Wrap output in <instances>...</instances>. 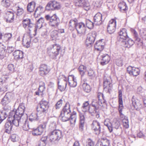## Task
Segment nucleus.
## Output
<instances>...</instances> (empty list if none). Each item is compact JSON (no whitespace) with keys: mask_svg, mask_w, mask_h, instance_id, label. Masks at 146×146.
<instances>
[{"mask_svg":"<svg viewBox=\"0 0 146 146\" xmlns=\"http://www.w3.org/2000/svg\"><path fill=\"white\" fill-rule=\"evenodd\" d=\"M61 50L60 46L58 44H54L47 48V53L51 58L56 59Z\"/></svg>","mask_w":146,"mask_h":146,"instance_id":"nucleus-1","label":"nucleus"},{"mask_svg":"<svg viewBox=\"0 0 146 146\" xmlns=\"http://www.w3.org/2000/svg\"><path fill=\"white\" fill-rule=\"evenodd\" d=\"M72 115L70 104L66 103L60 114V117H61L62 121L65 122L68 120Z\"/></svg>","mask_w":146,"mask_h":146,"instance_id":"nucleus-2","label":"nucleus"},{"mask_svg":"<svg viewBox=\"0 0 146 146\" xmlns=\"http://www.w3.org/2000/svg\"><path fill=\"white\" fill-rule=\"evenodd\" d=\"M45 17L46 20L48 21L49 25L52 27H57L60 23V19L56 14L52 16L47 15H45Z\"/></svg>","mask_w":146,"mask_h":146,"instance_id":"nucleus-3","label":"nucleus"},{"mask_svg":"<svg viewBox=\"0 0 146 146\" xmlns=\"http://www.w3.org/2000/svg\"><path fill=\"white\" fill-rule=\"evenodd\" d=\"M63 136L62 131L56 129L51 132L49 134V138L51 142L58 141Z\"/></svg>","mask_w":146,"mask_h":146,"instance_id":"nucleus-4","label":"nucleus"},{"mask_svg":"<svg viewBox=\"0 0 146 146\" xmlns=\"http://www.w3.org/2000/svg\"><path fill=\"white\" fill-rule=\"evenodd\" d=\"M25 104L22 103L20 104L18 109L15 110H13L9 113L11 117L16 116L18 118H21L25 111Z\"/></svg>","mask_w":146,"mask_h":146,"instance_id":"nucleus-5","label":"nucleus"},{"mask_svg":"<svg viewBox=\"0 0 146 146\" xmlns=\"http://www.w3.org/2000/svg\"><path fill=\"white\" fill-rule=\"evenodd\" d=\"M118 102L119 106L118 110L120 114V116L121 119H126V117H127L122 113V110L123 108V102L122 100V91L121 90H119L118 91Z\"/></svg>","mask_w":146,"mask_h":146,"instance_id":"nucleus-6","label":"nucleus"},{"mask_svg":"<svg viewBox=\"0 0 146 146\" xmlns=\"http://www.w3.org/2000/svg\"><path fill=\"white\" fill-rule=\"evenodd\" d=\"M60 7V5L59 3L56 1H52L47 4L46 8L48 10H58Z\"/></svg>","mask_w":146,"mask_h":146,"instance_id":"nucleus-7","label":"nucleus"},{"mask_svg":"<svg viewBox=\"0 0 146 146\" xmlns=\"http://www.w3.org/2000/svg\"><path fill=\"white\" fill-rule=\"evenodd\" d=\"M96 36V33L93 32L88 33L87 36L85 44L87 46H91L94 42Z\"/></svg>","mask_w":146,"mask_h":146,"instance_id":"nucleus-8","label":"nucleus"},{"mask_svg":"<svg viewBox=\"0 0 146 146\" xmlns=\"http://www.w3.org/2000/svg\"><path fill=\"white\" fill-rule=\"evenodd\" d=\"M100 97H102L104 99L103 94L102 93H98V98L97 99H93L91 104V106L93 107H95L96 109H98L99 106H101L102 102L101 100L100 99Z\"/></svg>","mask_w":146,"mask_h":146,"instance_id":"nucleus-9","label":"nucleus"},{"mask_svg":"<svg viewBox=\"0 0 146 146\" xmlns=\"http://www.w3.org/2000/svg\"><path fill=\"white\" fill-rule=\"evenodd\" d=\"M48 102L44 99H42L40 102L39 105L37 108V110L42 112H46L48 107Z\"/></svg>","mask_w":146,"mask_h":146,"instance_id":"nucleus-10","label":"nucleus"},{"mask_svg":"<svg viewBox=\"0 0 146 146\" xmlns=\"http://www.w3.org/2000/svg\"><path fill=\"white\" fill-rule=\"evenodd\" d=\"M14 13L11 11H6L5 12L4 18L6 21L7 23H11L14 20Z\"/></svg>","mask_w":146,"mask_h":146,"instance_id":"nucleus-11","label":"nucleus"},{"mask_svg":"<svg viewBox=\"0 0 146 146\" xmlns=\"http://www.w3.org/2000/svg\"><path fill=\"white\" fill-rule=\"evenodd\" d=\"M12 94L10 93H7L2 98L1 101V104L7 108L9 106L8 105L10 102Z\"/></svg>","mask_w":146,"mask_h":146,"instance_id":"nucleus-12","label":"nucleus"},{"mask_svg":"<svg viewBox=\"0 0 146 146\" xmlns=\"http://www.w3.org/2000/svg\"><path fill=\"white\" fill-rule=\"evenodd\" d=\"M11 117L10 114L9 116V121H11L12 124L16 126H21L22 124V122L23 121V118H18V117L15 116L14 117Z\"/></svg>","mask_w":146,"mask_h":146,"instance_id":"nucleus-13","label":"nucleus"},{"mask_svg":"<svg viewBox=\"0 0 146 146\" xmlns=\"http://www.w3.org/2000/svg\"><path fill=\"white\" fill-rule=\"evenodd\" d=\"M116 21L115 19H111L109 22L107 27V31L110 34L113 33L115 30Z\"/></svg>","mask_w":146,"mask_h":146,"instance_id":"nucleus-14","label":"nucleus"},{"mask_svg":"<svg viewBox=\"0 0 146 146\" xmlns=\"http://www.w3.org/2000/svg\"><path fill=\"white\" fill-rule=\"evenodd\" d=\"M78 34L80 35L84 34L86 31V27L84 23L80 22L77 23L75 28Z\"/></svg>","mask_w":146,"mask_h":146,"instance_id":"nucleus-15","label":"nucleus"},{"mask_svg":"<svg viewBox=\"0 0 146 146\" xmlns=\"http://www.w3.org/2000/svg\"><path fill=\"white\" fill-rule=\"evenodd\" d=\"M127 71L130 75L133 76H136L140 73V70L139 68L131 66H129L127 68Z\"/></svg>","mask_w":146,"mask_h":146,"instance_id":"nucleus-16","label":"nucleus"},{"mask_svg":"<svg viewBox=\"0 0 146 146\" xmlns=\"http://www.w3.org/2000/svg\"><path fill=\"white\" fill-rule=\"evenodd\" d=\"M92 128L96 135L99 134L101 131V127L100 123L96 120L94 121L92 124Z\"/></svg>","mask_w":146,"mask_h":146,"instance_id":"nucleus-17","label":"nucleus"},{"mask_svg":"<svg viewBox=\"0 0 146 146\" xmlns=\"http://www.w3.org/2000/svg\"><path fill=\"white\" fill-rule=\"evenodd\" d=\"M119 36L118 37V41L120 42H122L125 39L128 37L127 30L125 29H121L119 32Z\"/></svg>","mask_w":146,"mask_h":146,"instance_id":"nucleus-18","label":"nucleus"},{"mask_svg":"<svg viewBox=\"0 0 146 146\" xmlns=\"http://www.w3.org/2000/svg\"><path fill=\"white\" fill-rule=\"evenodd\" d=\"M50 70L47 65L44 64L41 65L39 68V73L42 76H44L47 74Z\"/></svg>","mask_w":146,"mask_h":146,"instance_id":"nucleus-19","label":"nucleus"},{"mask_svg":"<svg viewBox=\"0 0 146 146\" xmlns=\"http://www.w3.org/2000/svg\"><path fill=\"white\" fill-rule=\"evenodd\" d=\"M102 15L100 13L95 15L94 17V23L96 25H101L103 21Z\"/></svg>","mask_w":146,"mask_h":146,"instance_id":"nucleus-20","label":"nucleus"},{"mask_svg":"<svg viewBox=\"0 0 146 146\" xmlns=\"http://www.w3.org/2000/svg\"><path fill=\"white\" fill-rule=\"evenodd\" d=\"M120 43L124 47L129 48L134 44V42L131 39L128 37L122 42H120Z\"/></svg>","mask_w":146,"mask_h":146,"instance_id":"nucleus-21","label":"nucleus"},{"mask_svg":"<svg viewBox=\"0 0 146 146\" xmlns=\"http://www.w3.org/2000/svg\"><path fill=\"white\" fill-rule=\"evenodd\" d=\"M68 85L70 87H75L77 86V82L76 77L72 75L68 76Z\"/></svg>","mask_w":146,"mask_h":146,"instance_id":"nucleus-22","label":"nucleus"},{"mask_svg":"<svg viewBox=\"0 0 146 146\" xmlns=\"http://www.w3.org/2000/svg\"><path fill=\"white\" fill-rule=\"evenodd\" d=\"M11 109V107L8 106L7 108L5 107H3V109L0 111V118L2 120H4L7 117L8 113Z\"/></svg>","mask_w":146,"mask_h":146,"instance_id":"nucleus-23","label":"nucleus"},{"mask_svg":"<svg viewBox=\"0 0 146 146\" xmlns=\"http://www.w3.org/2000/svg\"><path fill=\"white\" fill-rule=\"evenodd\" d=\"M78 70L81 75V80H83L84 82L86 81V79L84 78V76L86 71V66L83 65H81L79 66Z\"/></svg>","mask_w":146,"mask_h":146,"instance_id":"nucleus-24","label":"nucleus"},{"mask_svg":"<svg viewBox=\"0 0 146 146\" xmlns=\"http://www.w3.org/2000/svg\"><path fill=\"white\" fill-rule=\"evenodd\" d=\"M97 145L100 146H109L110 142L106 138H102L101 139L98 140Z\"/></svg>","mask_w":146,"mask_h":146,"instance_id":"nucleus-25","label":"nucleus"},{"mask_svg":"<svg viewBox=\"0 0 146 146\" xmlns=\"http://www.w3.org/2000/svg\"><path fill=\"white\" fill-rule=\"evenodd\" d=\"M103 39L97 41L94 46L95 49L98 51H102L104 48L105 44L102 42V40Z\"/></svg>","mask_w":146,"mask_h":146,"instance_id":"nucleus-26","label":"nucleus"},{"mask_svg":"<svg viewBox=\"0 0 146 146\" xmlns=\"http://www.w3.org/2000/svg\"><path fill=\"white\" fill-rule=\"evenodd\" d=\"M29 124L30 123L27 119H23V121L22 122V124L20 126L22 127L24 130L28 131L29 129H32V128Z\"/></svg>","mask_w":146,"mask_h":146,"instance_id":"nucleus-27","label":"nucleus"},{"mask_svg":"<svg viewBox=\"0 0 146 146\" xmlns=\"http://www.w3.org/2000/svg\"><path fill=\"white\" fill-rule=\"evenodd\" d=\"M101 64L102 65H105L108 63L110 60L109 55L107 54H104L101 56Z\"/></svg>","mask_w":146,"mask_h":146,"instance_id":"nucleus-28","label":"nucleus"},{"mask_svg":"<svg viewBox=\"0 0 146 146\" xmlns=\"http://www.w3.org/2000/svg\"><path fill=\"white\" fill-rule=\"evenodd\" d=\"M77 22V19L75 18L71 20L69 22V29L71 31H73L76 27Z\"/></svg>","mask_w":146,"mask_h":146,"instance_id":"nucleus-29","label":"nucleus"},{"mask_svg":"<svg viewBox=\"0 0 146 146\" xmlns=\"http://www.w3.org/2000/svg\"><path fill=\"white\" fill-rule=\"evenodd\" d=\"M13 126V124L11 121H9L6 123L4 125V129L5 132L8 134L11 133L12 127Z\"/></svg>","mask_w":146,"mask_h":146,"instance_id":"nucleus-30","label":"nucleus"},{"mask_svg":"<svg viewBox=\"0 0 146 146\" xmlns=\"http://www.w3.org/2000/svg\"><path fill=\"white\" fill-rule=\"evenodd\" d=\"M133 96L132 99V104L133 106L136 110L141 108H142V105L138 100H136Z\"/></svg>","mask_w":146,"mask_h":146,"instance_id":"nucleus-31","label":"nucleus"},{"mask_svg":"<svg viewBox=\"0 0 146 146\" xmlns=\"http://www.w3.org/2000/svg\"><path fill=\"white\" fill-rule=\"evenodd\" d=\"M58 88L61 91H64L66 88L67 81L66 80L62 81V82L58 81Z\"/></svg>","mask_w":146,"mask_h":146,"instance_id":"nucleus-32","label":"nucleus"},{"mask_svg":"<svg viewBox=\"0 0 146 146\" xmlns=\"http://www.w3.org/2000/svg\"><path fill=\"white\" fill-rule=\"evenodd\" d=\"M23 52L22 51L17 50L14 52L13 55L15 59L18 60L23 58Z\"/></svg>","mask_w":146,"mask_h":146,"instance_id":"nucleus-33","label":"nucleus"},{"mask_svg":"<svg viewBox=\"0 0 146 146\" xmlns=\"http://www.w3.org/2000/svg\"><path fill=\"white\" fill-rule=\"evenodd\" d=\"M31 39L29 36L24 37L23 40L22 44L23 46L26 48H29L30 46Z\"/></svg>","mask_w":146,"mask_h":146,"instance_id":"nucleus-34","label":"nucleus"},{"mask_svg":"<svg viewBox=\"0 0 146 146\" xmlns=\"http://www.w3.org/2000/svg\"><path fill=\"white\" fill-rule=\"evenodd\" d=\"M36 3L34 1H32L28 3L27 7V11L30 12H33L35 8Z\"/></svg>","mask_w":146,"mask_h":146,"instance_id":"nucleus-35","label":"nucleus"},{"mask_svg":"<svg viewBox=\"0 0 146 146\" xmlns=\"http://www.w3.org/2000/svg\"><path fill=\"white\" fill-rule=\"evenodd\" d=\"M37 27H35V25L31 22V23L27 26V29L29 31V33L30 35H31V31L33 30L35 33V34L33 35L35 36L36 35V31L37 30Z\"/></svg>","mask_w":146,"mask_h":146,"instance_id":"nucleus-36","label":"nucleus"},{"mask_svg":"<svg viewBox=\"0 0 146 146\" xmlns=\"http://www.w3.org/2000/svg\"><path fill=\"white\" fill-rule=\"evenodd\" d=\"M43 131L38 127L36 129H34L32 131V133L34 136H38L41 135Z\"/></svg>","mask_w":146,"mask_h":146,"instance_id":"nucleus-37","label":"nucleus"},{"mask_svg":"<svg viewBox=\"0 0 146 146\" xmlns=\"http://www.w3.org/2000/svg\"><path fill=\"white\" fill-rule=\"evenodd\" d=\"M104 125L108 127V128L110 132L113 131V128L111 123L110 122L109 119H106L104 121Z\"/></svg>","mask_w":146,"mask_h":146,"instance_id":"nucleus-38","label":"nucleus"},{"mask_svg":"<svg viewBox=\"0 0 146 146\" xmlns=\"http://www.w3.org/2000/svg\"><path fill=\"white\" fill-rule=\"evenodd\" d=\"M118 7L121 11H125L128 9L127 7L126 6V3L124 1H122L118 4Z\"/></svg>","mask_w":146,"mask_h":146,"instance_id":"nucleus-39","label":"nucleus"},{"mask_svg":"<svg viewBox=\"0 0 146 146\" xmlns=\"http://www.w3.org/2000/svg\"><path fill=\"white\" fill-rule=\"evenodd\" d=\"M82 86L84 90L86 92L89 93L90 92L91 88L90 86L87 83L84 82L82 84Z\"/></svg>","mask_w":146,"mask_h":146,"instance_id":"nucleus-40","label":"nucleus"},{"mask_svg":"<svg viewBox=\"0 0 146 146\" xmlns=\"http://www.w3.org/2000/svg\"><path fill=\"white\" fill-rule=\"evenodd\" d=\"M90 106L88 101L85 102L83 104L82 109V111L84 112H86L88 111Z\"/></svg>","mask_w":146,"mask_h":146,"instance_id":"nucleus-41","label":"nucleus"},{"mask_svg":"<svg viewBox=\"0 0 146 146\" xmlns=\"http://www.w3.org/2000/svg\"><path fill=\"white\" fill-rule=\"evenodd\" d=\"M38 119L37 114L35 112L32 113L29 116V119L31 122L37 120Z\"/></svg>","mask_w":146,"mask_h":146,"instance_id":"nucleus-42","label":"nucleus"},{"mask_svg":"<svg viewBox=\"0 0 146 146\" xmlns=\"http://www.w3.org/2000/svg\"><path fill=\"white\" fill-rule=\"evenodd\" d=\"M44 22V19L43 18L41 17L37 21L36 25L37 28L39 29L41 28L42 27Z\"/></svg>","mask_w":146,"mask_h":146,"instance_id":"nucleus-43","label":"nucleus"},{"mask_svg":"<svg viewBox=\"0 0 146 146\" xmlns=\"http://www.w3.org/2000/svg\"><path fill=\"white\" fill-rule=\"evenodd\" d=\"M22 22L23 27L25 29L31 23V21L30 19L27 18L23 19Z\"/></svg>","mask_w":146,"mask_h":146,"instance_id":"nucleus-44","label":"nucleus"},{"mask_svg":"<svg viewBox=\"0 0 146 146\" xmlns=\"http://www.w3.org/2000/svg\"><path fill=\"white\" fill-rule=\"evenodd\" d=\"M12 34L10 33H6L4 35L3 40L4 42H6L9 41L12 37Z\"/></svg>","mask_w":146,"mask_h":146,"instance_id":"nucleus-45","label":"nucleus"},{"mask_svg":"<svg viewBox=\"0 0 146 146\" xmlns=\"http://www.w3.org/2000/svg\"><path fill=\"white\" fill-rule=\"evenodd\" d=\"M11 3L10 0H2L1 2V4L5 7H8L10 6Z\"/></svg>","mask_w":146,"mask_h":146,"instance_id":"nucleus-46","label":"nucleus"},{"mask_svg":"<svg viewBox=\"0 0 146 146\" xmlns=\"http://www.w3.org/2000/svg\"><path fill=\"white\" fill-rule=\"evenodd\" d=\"M76 113H74L71 115V117L69 119L70 120V124H75L76 120Z\"/></svg>","mask_w":146,"mask_h":146,"instance_id":"nucleus-47","label":"nucleus"},{"mask_svg":"<svg viewBox=\"0 0 146 146\" xmlns=\"http://www.w3.org/2000/svg\"><path fill=\"white\" fill-rule=\"evenodd\" d=\"M5 48L4 46L0 47V58L2 59L5 56Z\"/></svg>","mask_w":146,"mask_h":146,"instance_id":"nucleus-48","label":"nucleus"},{"mask_svg":"<svg viewBox=\"0 0 146 146\" xmlns=\"http://www.w3.org/2000/svg\"><path fill=\"white\" fill-rule=\"evenodd\" d=\"M45 89L44 83L42 82H40V85L38 89V90L40 93L41 94H43V92L44 90Z\"/></svg>","mask_w":146,"mask_h":146,"instance_id":"nucleus-49","label":"nucleus"},{"mask_svg":"<svg viewBox=\"0 0 146 146\" xmlns=\"http://www.w3.org/2000/svg\"><path fill=\"white\" fill-rule=\"evenodd\" d=\"M94 22L93 23L89 19L87 20L86 21V27L89 29H91L93 27Z\"/></svg>","mask_w":146,"mask_h":146,"instance_id":"nucleus-50","label":"nucleus"},{"mask_svg":"<svg viewBox=\"0 0 146 146\" xmlns=\"http://www.w3.org/2000/svg\"><path fill=\"white\" fill-rule=\"evenodd\" d=\"M126 119H122L123 126L125 128H128L129 127V121L127 117Z\"/></svg>","mask_w":146,"mask_h":146,"instance_id":"nucleus-51","label":"nucleus"},{"mask_svg":"<svg viewBox=\"0 0 146 146\" xmlns=\"http://www.w3.org/2000/svg\"><path fill=\"white\" fill-rule=\"evenodd\" d=\"M82 5V7L86 11L88 10L90 8V4L88 2L84 1Z\"/></svg>","mask_w":146,"mask_h":146,"instance_id":"nucleus-52","label":"nucleus"},{"mask_svg":"<svg viewBox=\"0 0 146 146\" xmlns=\"http://www.w3.org/2000/svg\"><path fill=\"white\" fill-rule=\"evenodd\" d=\"M103 85L104 88H108V89H109L108 87H111L112 86V84L108 80H104V82Z\"/></svg>","mask_w":146,"mask_h":146,"instance_id":"nucleus-53","label":"nucleus"},{"mask_svg":"<svg viewBox=\"0 0 146 146\" xmlns=\"http://www.w3.org/2000/svg\"><path fill=\"white\" fill-rule=\"evenodd\" d=\"M43 9V7L40 6H39L37 7L35 10L34 15H35L36 14L37 15L39 14L42 12V9Z\"/></svg>","mask_w":146,"mask_h":146,"instance_id":"nucleus-54","label":"nucleus"},{"mask_svg":"<svg viewBox=\"0 0 146 146\" xmlns=\"http://www.w3.org/2000/svg\"><path fill=\"white\" fill-rule=\"evenodd\" d=\"M85 114L80 113L79 114L80 123H84Z\"/></svg>","mask_w":146,"mask_h":146,"instance_id":"nucleus-55","label":"nucleus"},{"mask_svg":"<svg viewBox=\"0 0 146 146\" xmlns=\"http://www.w3.org/2000/svg\"><path fill=\"white\" fill-rule=\"evenodd\" d=\"M95 142L90 139H88L86 143V146H94Z\"/></svg>","mask_w":146,"mask_h":146,"instance_id":"nucleus-56","label":"nucleus"},{"mask_svg":"<svg viewBox=\"0 0 146 146\" xmlns=\"http://www.w3.org/2000/svg\"><path fill=\"white\" fill-rule=\"evenodd\" d=\"M98 109H96L95 108V107H93L91 106L90 104V106L89 108V110L88 111L90 113H96Z\"/></svg>","mask_w":146,"mask_h":146,"instance_id":"nucleus-57","label":"nucleus"},{"mask_svg":"<svg viewBox=\"0 0 146 146\" xmlns=\"http://www.w3.org/2000/svg\"><path fill=\"white\" fill-rule=\"evenodd\" d=\"M50 35L52 38H56L58 36V32L57 30L53 31L51 32Z\"/></svg>","mask_w":146,"mask_h":146,"instance_id":"nucleus-58","label":"nucleus"},{"mask_svg":"<svg viewBox=\"0 0 146 146\" xmlns=\"http://www.w3.org/2000/svg\"><path fill=\"white\" fill-rule=\"evenodd\" d=\"M62 101L60 99L58 101L55 105V108L56 109H59L62 106Z\"/></svg>","mask_w":146,"mask_h":146,"instance_id":"nucleus-59","label":"nucleus"},{"mask_svg":"<svg viewBox=\"0 0 146 146\" xmlns=\"http://www.w3.org/2000/svg\"><path fill=\"white\" fill-rule=\"evenodd\" d=\"M47 125V122L45 121L42 123L38 127L44 131L45 130L46 125Z\"/></svg>","mask_w":146,"mask_h":146,"instance_id":"nucleus-60","label":"nucleus"},{"mask_svg":"<svg viewBox=\"0 0 146 146\" xmlns=\"http://www.w3.org/2000/svg\"><path fill=\"white\" fill-rule=\"evenodd\" d=\"M17 15L18 16H20L23 14V10L22 8L18 6L17 9Z\"/></svg>","mask_w":146,"mask_h":146,"instance_id":"nucleus-61","label":"nucleus"},{"mask_svg":"<svg viewBox=\"0 0 146 146\" xmlns=\"http://www.w3.org/2000/svg\"><path fill=\"white\" fill-rule=\"evenodd\" d=\"M64 80L67 81L65 76L60 74L58 78V81H59L60 82H62V81Z\"/></svg>","mask_w":146,"mask_h":146,"instance_id":"nucleus-62","label":"nucleus"},{"mask_svg":"<svg viewBox=\"0 0 146 146\" xmlns=\"http://www.w3.org/2000/svg\"><path fill=\"white\" fill-rule=\"evenodd\" d=\"M85 1L84 0H77L76 2V5L78 6L82 7Z\"/></svg>","mask_w":146,"mask_h":146,"instance_id":"nucleus-63","label":"nucleus"},{"mask_svg":"<svg viewBox=\"0 0 146 146\" xmlns=\"http://www.w3.org/2000/svg\"><path fill=\"white\" fill-rule=\"evenodd\" d=\"M88 74L89 76L91 77L92 78H94L95 76L94 72L92 70H90L88 72Z\"/></svg>","mask_w":146,"mask_h":146,"instance_id":"nucleus-64","label":"nucleus"}]
</instances>
